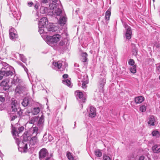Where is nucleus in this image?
<instances>
[{
    "label": "nucleus",
    "mask_w": 160,
    "mask_h": 160,
    "mask_svg": "<svg viewBox=\"0 0 160 160\" xmlns=\"http://www.w3.org/2000/svg\"><path fill=\"white\" fill-rule=\"evenodd\" d=\"M61 37L59 34H56L52 36H49L47 37L48 43L53 47L54 48H57L58 42L61 39Z\"/></svg>",
    "instance_id": "1"
},
{
    "label": "nucleus",
    "mask_w": 160,
    "mask_h": 160,
    "mask_svg": "<svg viewBox=\"0 0 160 160\" xmlns=\"http://www.w3.org/2000/svg\"><path fill=\"white\" fill-rule=\"evenodd\" d=\"M11 107L12 112H17V114L19 116L22 115V112L21 109L19 107V104L14 98H12L11 100Z\"/></svg>",
    "instance_id": "2"
},
{
    "label": "nucleus",
    "mask_w": 160,
    "mask_h": 160,
    "mask_svg": "<svg viewBox=\"0 0 160 160\" xmlns=\"http://www.w3.org/2000/svg\"><path fill=\"white\" fill-rule=\"evenodd\" d=\"M14 68L12 67L2 68L0 71V80L4 77H10L13 74Z\"/></svg>",
    "instance_id": "3"
},
{
    "label": "nucleus",
    "mask_w": 160,
    "mask_h": 160,
    "mask_svg": "<svg viewBox=\"0 0 160 160\" xmlns=\"http://www.w3.org/2000/svg\"><path fill=\"white\" fill-rule=\"evenodd\" d=\"M57 6L55 4L53 3L51 4L50 5V13L51 12V15L61 16H62V11L60 9L57 8Z\"/></svg>",
    "instance_id": "4"
},
{
    "label": "nucleus",
    "mask_w": 160,
    "mask_h": 160,
    "mask_svg": "<svg viewBox=\"0 0 160 160\" xmlns=\"http://www.w3.org/2000/svg\"><path fill=\"white\" fill-rule=\"evenodd\" d=\"M23 138V141L18 145V150L22 152H26L28 151L27 137L24 136Z\"/></svg>",
    "instance_id": "5"
},
{
    "label": "nucleus",
    "mask_w": 160,
    "mask_h": 160,
    "mask_svg": "<svg viewBox=\"0 0 160 160\" xmlns=\"http://www.w3.org/2000/svg\"><path fill=\"white\" fill-rule=\"evenodd\" d=\"M48 150L45 148L41 149L39 153V158L41 160H49L50 157L48 156Z\"/></svg>",
    "instance_id": "6"
},
{
    "label": "nucleus",
    "mask_w": 160,
    "mask_h": 160,
    "mask_svg": "<svg viewBox=\"0 0 160 160\" xmlns=\"http://www.w3.org/2000/svg\"><path fill=\"white\" fill-rule=\"evenodd\" d=\"M124 27L126 30L125 37L127 39H129L131 38L132 35L131 28L127 24L124 25Z\"/></svg>",
    "instance_id": "7"
},
{
    "label": "nucleus",
    "mask_w": 160,
    "mask_h": 160,
    "mask_svg": "<svg viewBox=\"0 0 160 160\" xmlns=\"http://www.w3.org/2000/svg\"><path fill=\"white\" fill-rule=\"evenodd\" d=\"M9 36L10 39L14 40L18 37V35L15 29L13 28H11L9 29Z\"/></svg>",
    "instance_id": "8"
},
{
    "label": "nucleus",
    "mask_w": 160,
    "mask_h": 160,
    "mask_svg": "<svg viewBox=\"0 0 160 160\" xmlns=\"http://www.w3.org/2000/svg\"><path fill=\"white\" fill-rule=\"evenodd\" d=\"M11 125L12 126V133L13 135L16 136L18 135L21 132L23 131L24 130V128L23 127H20L18 128V129L16 128L15 127H13V125L11 124Z\"/></svg>",
    "instance_id": "9"
},
{
    "label": "nucleus",
    "mask_w": 160,
    "mask_h": 160,
    "mask_svg": "<svg viewBox=\"0 0 160 160\" xmlns=\"http://www.w3.org/2000/svg\"><path fill=\"white\" fill-rule=\"evenodd\" d=\"M75 94L78 100H79L81 102H85L86 98L85 97H83V95L82 92L77 91L75 92Z\"/></svg>",
    "instance_id": "10"
},
{
    "label": "nucleus",
    "mask_w": 160,
    "mask_h": 160,
    "mask_svg": "<svg viewBox=\"0 0 160 160\" xmlns=\"http://www.w3.org/2000/svg\"><path fill=\"white\" fill-rule=\"evenodd\" d=\"M26 90V88L24 86L20 85H18L15 89V92L16 93L20 94L23 93Z\"/></svg>",
    "instance_id": "11"
},
{
    "label": "nucleus",
    "mask_w": 160,
    "mask_h": 160,
    "mask_svg": "<svg viewBox=\"0 0 160 160\" xmlns=\"http://www.w3.org/2000/svg\"><path fill=\"white\" fill-rule=\"evenodd\" d=\"M32 101V99L31 98L28 97H25L22 102V104L23 107H26L30 104Z\"/></svg>",
    "instance_id": "12"
},
{
    "label": "nucleus",
    "mask_w": 160,
    "mask_h": 160,
    "mask_svg": "<svg viewBox=\"0 0 160 160\" xmlns=\"http://www.w3.org/2000/svg\"><path fill=\"white\" fill-rule=\"evenodd\" d=\"M96 115V109L92 106L90 108V111L89 112V116L91 118H93Z\"/></svg>",
    "instance_id": "13"
},
{
    "label": "nucleus",
    "mask_w": 160,
    "mask_h": 160,
    "mask_svg": "<svg viewBox=\"0 0 160 160\" xmlns=\"http://www.w3.org/2000/svg\"><path fill=\"white\" fill-rule=\"evenodd\" d=\"M48 23V21L47 18L46 17H43L41 18L39 21L38 25L44 27Z\"/></svg>",
    "instance_id": "14"
},
{
    "label": "nucleus",
    "mask_w": 160,
    "mask_h": 160,
    "mask_svg": "<svg viewBox=\"0 0 160 160\" xmlns=\"http://www.w3.org/2000/svg\"><path fill=\"white\" fill-rule=\"evenodd\" d=\"M22 82V81L21 79H19L17 76H15L12 82V83L15 85L17 84L20 85L21 83Z\"/></svg>",
    "instance_id": "15"
},
{
    "label": "nucleus",
    "mask_w": 160,
    "mask_h": 160,
    "mask_svg": "<svg viewBox=\"0 0 160 160\" xmlns=\"http://www.w3.org/2000/svg\"><path fill=\"white\" fill-rule=\"evenodd\" d=\"M156 119L154 116L152 115L150 116L149 118L148 124L150 126H154Z\"/></svg>",
    "instance_id": "16"
},
{
    "label": "nucleus",
    "mask_w": 160,
    "mask_h": 160,
    "mask_svg": "<svg viewBox=\"0 0 160 160\" xmlns=\"http://www.w3.org/2000/svg\"><path fill=\"white\" fill-rule=\"evenodd\" d=\"M38 142V140L37 137L36 136H34L32 137L29 141L30 147H32L36 144Z\"/></svg>",
    "instance_id": "17"
},
{
    "label": "nucleus",
    "mask_w": 160,
    "mask_h": 160,
    "mask_svg": "<svg viewBox=\"0 0 160 160\" xmlns=\"http://www.w3.org/2000/svg\"><path fill=\"white\" fill-rule=\"evenodd\" d=\"M44 121V117L43 115L41 116L38 119L37 122V124L38 126L42 127L43 125Z\"/></svg>",
    "instance_id": "18"
},
{
    "label": "nucleus",
    "mask_w": 160,
    "mask_h": 160,
    "mask_svg": "<svg viewBox=\"0 0 160 160\" xmlns=\"http://www.w3.org/2000/svg\"><path fill=\"white\" fill-rule=\"evenodd\" d=\"M144 98L142 96H139L136 97L134 99L136 103H140L144 100Z\"/></svg>",
    "instance_id": "19"
},
{
    "label": "nucleus",
    "mask_w": 160,
    "mask_h": 160,
    "mask_svg": "<svg viewBox=\"0 0 160 160\" xmlns=\"http://www.w3.org/2000/svg\"><path fill=\"white\" fill-rule=\"evenodd\" d=\"M152 150L154 153H158L160 152V145H155L152 147Z\"/></svg>",
    "instance_id": "20"
},
{
    "label": "nucleus",
    "mask_w": 160,
    "mask_h": 160,
    "mask_svg": "<svg viewBox=\"0 0 160 160\" xmlns=\"http://www.w3.org/2000/svg\"><path fill=\"white\" fill-rule=\"evenodd\" d=\"M66 21V18L64 16H61L59 18V23L61 26L63 25Z\"/></svg>",
    "instance_id": "21"
},
{
    "label": "nucleus",
    "mask_w": 160,
    "mask_h": 160,
    "mask_svg": "<svg viewBox=\"0 0 160 160\" xmlns=\"http://www.w3.org/2000/svg\"><path fill=\"white\" fill-rule=\"evenodd\" d=\"M53 65L55 67L57 68L58 69H60L62 66V61H58L57 62L54 61L53 63Z\"/></svg>",
    "instance_id": "22"
},
{
    "label": "nucleus",
    "mask_w": 160,
    "mask_h": 160,
    "mask_svg": "<svg viewBox=\"0 0 160 160\" xmlns=\"http://www.w3.org/2000/svg\"><path fill=\"white\" fill-rule=\"evenodd\" d=\"M88 55L87 53L86 52H83L82 53L81 56L82 58L81 59L82 62H85L88 61L87 58V56Z\"/></svg>",
    "instance_id": "23"
},
{
    "label": "nucleus",
    "mask_w": 160,
    "mask_h": 160,
    "mask_svg": "<svg viewBox=\"0 0 160 160\" xmlns=\"http://www.w3.org/2000/svg\"><path fill=\"white\" fill-rule=\"evenodd\" d=\"M38 120V117L36 116L32 117L29 121V123L31 124H37Z\"/></svg>",
    "instance_id": "24"
},
{
    "label": "nucleus",
    "mask_w": 160,
    "mask_h": 160,
    "mask_svg": "<svg viewBox=\"0 0 160 160\" xmlns=\"http://www.w3.org/2000/svg\"><path fill=\"white\" fill-rule=\"evenodd\" d=\"M47 28L48 31L55 32L57 29L56 27H54L52 25H50L49 26H47Z\"/></svg>",
    "instance_id": "25"
},
{
    "label": "nucleus",
    "mask_w": 160,
    "mask_h": 160,
    "mask_svg": "<svg viewBox=\"0 0 160 160\" xmlns=\"http://www.w3.org/2000/svg\"><path fill=\"white\" fill-rule=\"evenodd\" d=\"M40 111V108L39 107H36L34 108L32 110V113L33 115L38 114Z\"/></svg>",
    "instance_id": "26"
},
{
    "label": "nucleus",
    "mask_w": 160,
    "mask_h": 160,
    "mask_svg": "<svg viewBox=\"0 0 160 160\" xmlns=\"http://www.w3.org/2000/svg\"><path fill=\"white\" fill-rule=\"evenodd\" d=\"M66 40L65 39L62 40L60 41V42L58 43V45H57V48H54L55 49H57L60 48V46H63L64 45Z\"/></svg>",
    "instance_id": "27"
},
{
    "label": "nucleus",
    "mask_w": 160,
    "mask_h": 160,
    "mask_svg": "<svg viewBox=\"0 0 160 160\" xmlns=\"http://www.w3.org/2000/svg\"><path fill=\"white\" fill-rule=\"evenodd\" d=\"M111 15V12L109 10H108L105 13V19L107 20H109L110 17Z\"/></svg>",
    "instance_id": "28"
},
{
    "label": "nucleus",
    "mask_w": 160,
    "mask_h": 160,
    "mask_svg": "<svg viewBox=\"0 0 160 160\" xmlns=\"http://www.w3.org/2000/svg\"><path fill=\"white\" fill-rule=\"evenodd\" d=\"M105 83V80L103 78H101L100 81V87L101 89H102Z\"/></svg>",
    "instance_id": "29"
},
{
    "label": "nucleus",
    "mask_w": 160,
    "mask_h": 160,
    "mask_svg": "<svg viewBox=\"0 0 160 160\" xmlns=\"http://www.w3.org/2000/svg\"><path fill=\"white\" fill-rule=\"evenodd\" d=\"M95 154L98 157H100L102 155V153L99 149H97L95 151Z\"/></svg>",
    "instance_id": "30"
},
{
    "label": "nucleus",
    "mask_w": 160,
    "mask_h": 160,
    "mask_svg": "<svg viewBox=\"0 0 160 160\" xmlns=\"http://www.w3.org/2000/svg\"><path fill=\"white\" fill-rule=\"evenodd\" d=\"M62 82L63 84L68 86H70L71 83V81L68 79L64 80H62Z\"/></svg>",
    "instance_id": "31"
},
{
    "label": "nucleus",
    "mask_w": 160,
    "mask_h": 160,
    "mask_svg": "<svg viewBox=\"0 0 160 160\" xmlns=\"http://www.w3.org/2000/svg\"><path fill=\"white\" fill-rule=\"evenodd\" d=\"M38 32H39V33L40 34L43 33L44 32L45 27H44L40 26L39 25H38Z\"/></svg>",
    "instance_id": "32"
},
{
    "label": "nucleus",
    "mask_w": 160,
    "mask_h": 160,
    "mask_svg": "<svg viewBox=\"0 0 160 160\" xmlns=\"http://www.w3.org/2000/svg\"><path fill=\"white\" fill-rule=\"evenodd\" d=\"M82 87L83 88H86L87 86L86 85V84H88V81L87 80H86L85 81L82 80Z\"/></svg>",
    "instance_id": "33"
},
{
    "label": "nucleus",
    "mask_w": 160,
    "mask_h": 160,
    "mask_svg": "<svg viewBox=\"0 0 160 160\" xmlns=\"http://www.w3.org/2000/svg\"><path fill=\"white\" fill-rule=\"evenodd\" d=\"M152 134L153 136H155L156 137H158L160 135L159 132L158 131H154L152 132Z\"/></svg>",
    "instance_id": "34"
},
{
    "label": "nucleus",
    "mask_w": 160,
    "mask_h": 160,
    "mask_svg": "<svg viewBox=\"0 0 160 160\" xmlns=\"http://www.w3.org/2000/svg\"><path fill=\"white\" fill-rule=\"evenodd\" d=\"M2 64L3 66L2 68H4L6 69V68H8L10 67H12L10 66L8 64L5 62H2Z\"/></svg>",
    "instance_id": "35"
},
{
    "label": "nucleus",
    "mask_w": 160,
    "mask_h": 160,
    "mask_svg": "<svg viewBox=\"0 0 160 160\" xmlns=\"http://www.w3.org/2000/svg\"><path fill=\"white\" fill-rule=\"evenodd\" d=\"M130 70L132 73H135L136 72V68L135 66L132 67L130 69Z\"/></svg>",
    "instance_id": "36"
},
{
    "label": "nucleus",
    "mask_w": 160,
    "mask_h": 160,
    "mask_svg": "<svg viewBox=\"0 0 160 160\" xmlns=\"http://www.w3.org/2000/svg\"><path fill=\"white\" fill-rule=\"evenodd\" d=\"M17 118V116L16 115H13L12 113L10 114V120L11 121L14 120Z\"/></svg>",
    "instance_id": "37"
},
{
    "label": "nucleus",
    "mask_w": 160,
    "mask_h": 160,
    "mask_svg": "<svg viewBox=\"0 0 160 160\" xmlns=\"http://www.w3.org/2000/svg\"><path fill=\"white\" fill-rule=\"evenodd\" d=\"M19 57L20 58V59L21 60V61H22L23 62L25 63L26 61V59L25 58L24 55H22V54H20L19 55Z\"/></svg>",
    "instance_id": "38"
},
{
    "label": "nucleus",
    "mask_w": 160,
    "mask_h": 160,
    "mask_svg": "<svg viewBox=\"0 0 160 160\" xmlns=\"http://www.w3.org/2000/svg\"><path fill=\"white\" fill-rule=\"evenodd\" d=\"M132 46L133 47H134L132 50L133 54L135 55H136L137 53V48L135 47V45L134 44H132Z\"/></svg>",
    "instance_id": "39"
},
{
    "label": "nucleus",
    "mask_w": 160,
    "mask_h": 160,
    "mask_svg": "<svg viewBox=\"0 0 160 160\" xmlns=\"http://www.w3.org/2000/svg\"><path fill=\"white\" fill-rule=\"evenodd\" d=\"M38 127H35L33 128L32 129V131H33V134H35V136L37 135L38 132Z\"/></svg>",
    "instance_id": "40"
},
{
    "label": "nucleus",
    "mask_w": 160,
    "mask_h": 160,
    "mask_svg": "<svg viewBox=\"0 0 160 160\" xmlns=\"http://www.w3.org/2000/svg\"><path fill=\"white\" fill-rule=\"evenodd\" d=\"M67 157L68 159L69 160H74V159L72 155H71V153L70 152H68L67 154Z\"/></svg>",
    "instance_id": "41"
},
{
    "label": "nucleus",
    "mask_w": 160,
    "mask_h": 160,
    "mask_svg": "<svg viewBox=\"0 0 160 160\" xmlns=\"http://www.w3.org/2000/svg\"><path fill=\"white\" fill-rule=\"evenodd\" d=\"M140 110L142 112H144L146 111V107L145 105H142L140 108Z\"/></svg>",
    "instance_id": "42"
},
{
    "label": "nucleus",
    "mask_w": 160,
    "mask_h": 160,
    "mask_svg": "<svg viewBox=\"0 0 160 160\" xmlns=\"http://www.w3.org/2000/svg\"><path fill=\"white\" fill-rule=\"evenodd\" d=\"M8 81H3L1 83V86H6L8 83Z\"/></svg>",
    "instance_id": "43"
},
{
    "label": "nucleus",
    "mask_w": 160,
    "mask_h": 160,
    "mask_svg": "<svg viewBox=\"0 0 160 160\" xmlns=\"http://www.w3.org/2000/svg\"><path fill=\"white\" fill-rule=\"evenodd\" d=\"M103 157L104 160H111V158L106 154H104Z\"/></svg>",
    "instance_id": "44"
},
{
    "label": "nucleus",
    "mask_w": 160,
    "mask_h": 160,
    "mask_svg": "<svg viewBox=\"0 0 160 160\" xmlns=\"http://www.w3.org/2000/svg\"><path fill=\"white\" fill-rule=\"evenodd\" d=\"M134 61L132 59H130L128 62V64L129 65L132 66L134 64Z\"/></svg>",
    "instance_id": "45"
},
{
    "label": "nucleus",
    "mask_w": 160,
    "mask_h": 160,
    "mask_svg": "<svg viewBox=\"0 0 160 160\" xmlns=\"http://www.w3.org/2000/svg\"><path fill=\"white\" fill-rule=\"evenodd\" d=\"M5 99L3 95H1L0 94V101L1 102H3L5 101Z\"/></svg>",
    "instance_id": "46"
},
{
    "label": "nucleus",
    "mask_w": 160,
    "mask_h": 160,
    "mask_svg": "<svg viewBox=\"0 0 160 160\" xmlns=\"http://www.w3.org/2000/svg\"><path fill=\"white\" fill-rule=\"evenodd\" d=\"M42 140L44 142H47L48 141L47 138V136L46 135H44L43 137V138Z\"/></svg>",
    "instance_id": "47"
},
{
    "label": "nucleus",
    "mask_w": 160,
    "mask_h": 160,
    "mask_svg": "<svg viewBox=\"0 0 160 160\" xmlns=\"http://www.w3.org/2000/svg\"><path fill=\"white\" fill-rule=\"evenodd\" d=\"M19 64L20 65L22 66L23 67V68H24V69L25 71H26V72L27 73H28V70L27 68H26V67L24 66L23 65H23L22 63L21 62H20V63H19Z\"/></svg>",
    "instance_id": "48"
},
{
    "label": "nucleus",
    "mask_w": 160,
    "mask_h": 160,
    "mask_svg": "<svg viewBox=\"0 0 160 160\" xmlns=\"http://www.w3.org/2000/svg\"><path fill=\"white\" fill-rule=\"evenodd\" d=\"M138 160H146L145 158V157L143 156H141L139 157Z\"/></svg>",
    "instance_id": "49"
},
{
    "label": "nucleus",
    "mask_w": 160,
    "mask_h": 160,
    "mask_svg": "<svg viewBox=\"0 0 160 160\" xmlns=\"http://www.w3.org/2000/svg\"><path fill=\"white\" fill-rule=\"evenodd\" d=\"M41 2L42 3L45 4L48 2V0H41Z\"/></svg>",
    "instance_id": "50"
},
{
    "label": "nucleus",
    "mask_w": 160,
    "mask_h": 160,
    "mask_svg": "<svg viewBox=\"0 0 160 160\" xmlns=\"http://www.w3.org/2000/svg\"><path fill=\"white\" fill-rule=\"evenodd\" d=\"M39 4L38 3H36L34 5V8L36 9H37L39 7Z\"/></svg>",
    "instance_id": "51"
},
{
    "label": "nucleus",
    "mask_w": 160,
    "mask_h": 160,
    "mask_svg": "<svg viewBox=\"0 0 160 160\" xmlns=\"http://www.w3.org/2000/svg\"><path fill=\"white\" fill-rule=\"evenodd\" d=\"M68 74H64L63 75L62 77L64 78H68Z\"/></svg>",
    "instance_id": "52"
},
{
    "label": "nucleus",
    "mask_w": 160,
    "mask_h": 160,
    "mask_svg": "<svg viewBox=\"0 0 160 160\" xmlns=\"http://www.w3.org/2000/svg\"><path fill=\"white\" fill-rule=\"evenodd\" d=\"M28 4L29 6L31 7L33 3L32 2H28Z\"/></svg>",
    "instance_id": "53"
},
{
    "label": "nucleus",
    "mask_w": 160,
    "mask_h": 160,
    "mask_svg": "<svg viewBox=\"0 0 160 160\" xmlns=\"http://www.w3.org/2000/svg\"><path fill=\"white\" fill-rule=\"evenodd\" d=\"M157 69L159 72H160V65L157 67Z\"/></svg>",
    "instance_id": "54"
},
{
    "label": "nucleus",
    "mask_w": 160,
    "mask_h": 160,
    "mask_svg": "<svg viewBox=\"0 0 160 160\" xmlns=\"http://www.w3.org/2000/svg\"><path fill=\"white\" fill-rule=\"evenodd\" d=\"M14 13V12H13L12 13V14H13V16L15 18L16 17V16H15V14Z\"/></svg>",
    "instance_id": "55"
},
{
    "label": "nucleus",
    "mask_w": 160,
    "mask_h": 160,
    "mask_svg": "<svg viewBox=\"0 0 160 160\" xmlns=\"http://www.w3.org/2000/svg\"><path fill=\"white\" fill-rule=\"evenodd\" d=\"M160 45L159 44H158V45H157V48H159L160 47Z\"/></svg>",
    "instance_id": "56"
},
{
    "label": "nucleus",
    "mask_w": 160,
    "mask_h": 160,
    "mask_svg": "<svg viewBox=\"0 0 160 160\" xmlns=\"http://www.w3.org/2000/svg\"><path fill=\"white\" fill-rule=\"evenodd\" d=\"M159 80H160V76L159 77Z\"/></svg>",
    "instance_id": "57"
},
{
    "label": "nucleus",
    "mask_w": 160,
    "mask_h": 160,
    "mask_svg": "<svg viewBox=\"0 0 160 160\" xmlns=\"http://www.w3.org/2000/svg\"><path fill=\"white\" fill-rule=\"evenodd\" d=\"M50 137H51V136H49L48 137L49 138Z\"/></svg>",
    "instance_id": "58"
},
{
    "label": "nucleus",
    "mask_w": 160,
    "mask_h": 160,
    "mask_svg": "<svg viewBox=\"0 0 160 160\" xmlns=\"http://www.w3.org/2000/svg\"><path fill=\"white\" fill-rule=\"evenodd\" d=\"M152 1H153V2H155V0H152Z\"/></svg>",
    "instance_id": "59"
},
{
    "label": "nucleus",
    "mask_w": 160,
    "mask_h": 160,
    "mask_svg": "<svg viewBox=\"0 0 160 160\" xmlns=\"http://www.w3.org/2000/svg\"><path fill=\"white\" fill-rule=\"evenodd\" d=\"M28 138H29L28 139H30V138L28 137Z\"/></svg>",
    "instance_id": "60"
},
{
    "label": "nucleus",
    "mask_w": 160,
    "mask_h": 160,
    "mask_svg": "<svg viewBox=\"0 0 160 160\" xmlns=\"http://www.w3.org/2000/svg\"><path fill=\"white\" fill-rule=\"evenodd\" d=\"M4 89L5 90H6V89H4Z\"/></svg>",
    "instance_id": "61"
},
{
    "label": "nucleus",
    "mask_w": 160,
    "mask_h": 160,
    "mask_svg": "<svg viewBox=\"0 0 160 160\" xmlns=\"http://www.w3.org/2000/svg\"><path fill=\"white\" fill-rule=\"evenodd\" d=\"M75 123H76V122H75V125H74V126H75Z\"/></svg>",
    "instance_id": "62"
}]
</instances>
